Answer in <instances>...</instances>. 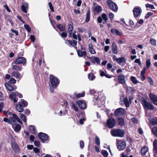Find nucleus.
I'll return each mask as SVG.
<instances>
[{"label": "nucleus", "mask_w": 157, "mask_h": 157, "mask_svg": "<svg viewBox=\"0 0 157 157\" xmlns=\"http://www.w3.org/2000/svg\"><path fill=\"white\" fill-rule=\"evenodd\" d=\"M141 102L142 104L144 109L145 110H153L154 107L152 103L145 100L144 98H142L141 100Z\"/></svg>", "instance_id": "1"}, {"label": "nucleus", "mask_w": 157, "mask_h": 157, "mask_svg": "<svg viewBox=\"0 0 157 157\" xmlns=\"http://www.w3.org/2000/svg\"><path fill=\"white\" fill-rule=\"evenodd\" d=\"M28 103L27 101L23 99H21L16 106V109L19 112H22L24 111V107L27 106Z\"/></svg>", "instance_id": "2"}, {"label": "nucleus", "mask_w": 157, "mask_h": 157, "mask_svg": "<svg viewBox=\"0 0 157 157\" xmlns=\"http://www.w3.org/2000/svg\"><path fill=\"white\" fill-rule=\"evenodd\" d=\"M110 133L114 137H123L125 135L124 130L120 129H112L110 131Z\"/></svg>", "instance_id": "3"}, {"label": "nucleus", "mask_w": 157, "mask_h": 157, "mask_svg": "<svg viewBox=\"0 0 157 157\" xmlns=\"http://www.w3.org/2000/svg\"><path fill=\"white\" fill-rule=\"evenodd\" d=\"M49 79L51 86L57 87L60 82L59 79L54 75L51 74L49 75Z\"/></svg>", "instance_id": "4"}, {"label": "nucleus", "mask_w": 157, "mask_h": 157, "mask_svg": "<svg viewBox=\"0 0 157 157\" xmlns=\"http://www.w3.org/2000/svg\"><path fill=\"white\" fill-rule=\"evenodd\" d=\"M12 117H10V124L13 125H15L17 123V121L18 122L21 124H22L23 123L22 122L17 114L13 113L12 114Z\"/></svg>", "instance_id": "5"}, {"label": "nucleus", "mask_w": 157, "mask_h": 157, "mask_svg": "<svg viewBox=\"0 0 157 157\" xmlns=\"http://www.w3.org/2000/svg\"><path fill=\"white\" fill-rule=\"evenodd\" d=\"M17 96H18L19 98H21L23 97V95L21 93H19L17 91H15L12 92L10 95L9 97L11 100H13L14 102L16 103L18 100V98H16Z\"/></svg>", "instance_id": "6"}, {"label": "nucleus", "mask_w": 157, "mask_h": 157, "mask_svg": "<svg viewBox=\"0 0 157 157\" xmlns=\"http://www.w3.org/2000/svg\"><path fill=\"white\" fill-rule=\"evenodd\" d=\"M38 136L42 143L49 140V137L48 136L47 134L42 132L38 133Z\"/></svg>", "instance_id": "7"}, {"label": "nucleus", "mask_w": 157, "mask_h": 157, "mask_svg": "<svg viewBox=\"0 0 157 157\" xmlns=\"http://www.w3.org/2000/svg\"><path fill=\"white\" fill-rule=\"evenodd\" d=\"M107 2L108 6L112 10L115 12L117 11L118 9V7L115 3L111 0H108Z\"/></svg>", "instance_id": "8"}, {"label": "nucleus", "mask_w": 157, "mask_h": 157, "mask_svg": "<svg viewBox=\"0 0 157 157\" xmlns=\"http://www.w3.org/2000/svg\"><path fill=\"white\" fill-rule=\"evenodd\" d=\"M133 12L134 18L136 19L140 15L142 10L140 7H136L133 9Z\"/></svg>", "instance_id": "9"}, {"label": "nucleus", "mask_w": 157, "mask_h": 157, "mask_svg": "<svg viewBox=\"0 0 157 157\" xmlns=\"http://www.w3.org/2000/svg\"><path fill=\"white\" fill-rule=\"evenodd\" d=\"M107 124L109 128H112L115 126L116 121L114 118H110L107 120Z\"/></svg>", "instance_id": "10"}, {"label": "nucleus", "mask_w": 157, "mask_h": 157, "mask_svg": "<svg viewBox=\"0 0 157 157\" xmlns=\"http://www.w3.org/2000/svg\"><path fill=\"white\" fill-rule=\"evenodd\" d=\"M12 149L15 153H18L20 151V148L18 145L15 142H13L11 143Z\"/></svg>", "instance_id": "11"}, {"label": "nucleus", "mask_w": 157, "mask_h": 157, "mask_svg": "<svg viewBox=\"0 0 157 157\" xmlns=\"http://www.w3.org/2000/svg\"><path fill=\"white\" fill-rule=\"evenodd\" d=\"M5 86L7 90L10 91H12L15 90L17 88V87L15 85L10 84L8 83H5Z\"/></svg>", "instance_id": "12"}, {"label": "nucleus", "mask_w": 157, "mask_h": 157, "mask_svg": "<svg viewBox=\"0 0 157 157\" xmlns=\"http://www.w3.org/2000/svg\"><path fill=\"white\" fill-rule=\"evenodd\" d=\"M126 143L125 141L120 140L117 143V147L119 151L124 149L126 147Z\"/></svg>", "instance_id": "13"}, {"label": "nucleus", "mask_w": 157, "mask_h": 157, "mask_svg": "<svg viewBox=\"0 0 157 157\" xmlns=\"http://www.w3.org/2000/svg\"><path fill=\"white\" fill-rule=\"evenodd\" d=\"M26 62V59L24 57H19L17 58L15 61L16 64H25Z\"/></svg>", "instance_id": "14"}, {"label": "nucleus", "mask_w": 157, "mask_h": 157, "mask_svg": "<svg viewBox=\"0 0 157 157\" xmlns=\"http://www.w3.org/2000/svg\"><path fill=\"white\" fill-rule=\"evenodd\" d=\"M115 115L116 116H121L124 114L123 109L121 108H118L114 112Z\"/></svg>", "instance_id": "15"}, {"label": "nucleus", "mask_w": 157, "mask_h": 157, "mask_svg": "<svg viewBox=\"0 0 157 157\" xmlns=\"http://www.w3.org/2000/svg\"><path fill=\"white\" fill-rule=\"evenodd\" d=\"M76 103L81 109H85L86 108V104L82 100L78 101Z\"/></svg>", "instance_id": "16"}, {"label": "nucleus", "mask_w": 157, "mask_h": 157, "mask_svg": "<svg viewBox=\"0 0 157 157\" xmlns=\"http://www.w3.org/2000/svg\"><path fill=\"white\" fill-rule=\"evenodd\" d=\"M149 97L153 103L157 105V97L155 95L151 93L149 94Z\"/></svg>", "instance_id": "17"}, {"label": "nucleus", "mask_w": 157, "mask_h": 157, "mask_svg": "<svg viewBox=\"0 0 157 157\" xmlns=\"http://www.w3.org/2000/svg\"><path fill=\"white\" fill-rule=\"evenodd\" d=\"M29 9V4L28 3L24 2L22 3L21 9L22 11L25 13H27Z\"/></svg>", "instance_id": "18"}, {"label": "nucleus", "mask_w": 157, "mask_h": 157, "mask_svg": "<svg viewBox=\"0 0 157 157\" xmlns=\"http://www.w3.org/2000/svg\"><path fill=\"white\" fill-rule=\"evenodd\" d=\"M125 76L122 75H119L118 77L119 82L122 84H124L125 83Z\"/></svg>", "instance_id": "19"}, {"label": "nucleus", "mask_w": 157, "mask_h": 157, "mask_svg": "<svg viewBox=\"0 0 157 157\" xmlns=\"http://www.w3.org/2000/svg\"><path fill=\"white\" fill-rule=\"evenodd\" d=\"M116 57V56L114 55L113 56V58H115V59L118 63L125 62L126 60L124 58L121 57L119 58H115Z\"/></svg>", "instance_id": "20"}, {"label": "nucleus", "mask_w": 157, "mask_h": 157, "mask_svg": "<svg viewBox=\"0 0 157 157\" xmlns=\"http://www.w3.org/2000/svg\"><path fill=\"white\" fill-rule=\"evenodd\" d=\"M111 48L112 51L114 54H117L118 52L117 46L115 43L113 42L112 44Z\"/></svg>", "instance_id": "21"}, {"label": "nucleus", "mask_w": 157, "mask_h": 157, "mask_svg": "<svg viewBox=\"0 0 157 157\" xmlns=\"http://www.w3.org/2000/svg\"><path fill=\"white\" fill-rule=\"evenodd\" d=\"M153 152L157 156V140H155L153 142Z\"/></svg>", "instance_id": "22"}, {"label": "nucleus", "mask_w": 157, "mask_h": 157, "mask_svg": "<svg viewBox=\"0 0 157 157\" xmlns=\"http://www.w3.org/2000/svg\"><path fill=\"white\" fill-rule=\"evenodd\" d=\"M90 58L91 59V61L92 63H96L97 64H99L100 62L99 59L97 57H94V58L90 57Z\"/></svg>", "instance_id": "23"}, {"label": "nucleus", "mask_w": 157, "mask_h": 157, "mask_svg": "<svg viewBox=\"0 0 157 157\" xmlns=\"http://www.w3.org/2000/svg\"><path fill=\"white\" fill-rule=\"evenodd\" d=\"M85 93L84 91L82 93H74V97L75 98H78L81 97H83L85 96Z\"/></svg>", "instance_id": "24"}, {"label": "nucleus", "mask_w": 157, "mask_h": 157, "mask_svg": "<svg viewBox=\"0 0 157 157\" xmlns=\"http://www.w3.org/2000/svg\"><path fill=\"white\" fill-rule=\"evenodd\" d=\"M117 120L119 125L120 126H123L124 124V119L123 117H120L117 118Z\"/></svg>", "instance_id": "25"}, {"label": "nucleus", "mask_w": 157, "mask_h": 157, "mask_svg": "<svg viewBox=\"0 0 157 157\" xmlns=\"http://www.w3.org/2000/svg\"><path fill=\"white\" fill-rule=\"evenodd\" d=\"M111 32L114 34H116L117 35L121 36V33L118 29H112L111 30Z\"/></svg>", "instance_id": "26"}, {"label": "nucleus", "mask_w": 157, "mask_h": 157, "mask_svg": "<svg viewBox=\"0 0 157 157\" xmlns=\"http://www.w3.org/2000/svg\"><path fill=\"white\" fill-rule=\"evenodd\" d=\"M16 126L14 127L13 126H12V128H13L15 131L17 132L20 130L21 129V126L19 124H17L15 125Z\"/></svg>", "instance_id": "27"}, {"label": "nucleus", "mask_w": 157, "mask_h": 157, "mask_svg": "<svg viewBox=\"0 0 157 157\" xmlns=\"http://www.w3.org/2000/svg\"><path fill=\"white\" fill-rule=\"evenodd\" d=\"M29 129L32 134L34 135L36 134V130L34 125H30L29 127Z\"/></svg>", "instance_id": "28"}, {"label": "nucleus", "mask_w": 157, "mask_h": 157, "mask_svg": "<svg viewBox=\"0 0 157 157\" xmlns=\"http://www.w3.org/2000/svg\"><path fill=\"white\" fill-rule=\"evenodd\" d=\"M148 148L147 147L145 146L143 147L141 150V153L142 155H145L146 153L148 151Z\"/></svg>", "instance_id": "29"}, {"label": "nucleus", "mask_w": 157, "mask_h": 157, "mask_svg": "<svg viewBox=\"0 0 157 157\" xmlns=\"http://www.w3.org/2000/svg\"><path fill=\"white\" fill-rule=\"evenodd\" d=\"M78 54V56L82 57L83 56H86V51H84L82 52L81 50H78L77 51Z\"/></svg>", "instance_id": "30"}, {"label": "nucleus", "mask_w": 157, "mask_h": 157, "mask_svg": "<svg viewBox=\"0 0 157 157\" xmlns=\"http://www.w3.org/2000/svg\"><path fill=\"white\" fill-rule=\"evenodd\" d=\"M92 47V44H89V51L90 53L92 54H95L96 52Z\"/></svg>", "instance_id": "31"}, {"label": "nucleus", "mask_w": 157, "mask_h": 157, "mask_svg": "<svg viewBox=\"0 0 157 157\" xmlns=\"http://www.w3.org/2000/svg\"><path fill=\"white\" fill-rule=\"evenodd\" d=\"M151 132L154 136L157 138V127H154L151 128Z\"/></svg>", "instance_id": "32"}, {"label": "nucleus", "mask_w": 157, "mask_h": 157, "mask_svg": "<svg viewBox=\"0 0 157 157\" xmlns=\"http://www.w3.org/2000/svg\"><path fill=\"white\" fill-rule=\"evenodd\" d=\"M101 10V7L99 6H95L94 11L95 12L97 13H100Z\"/></svg>", "instance_id": "33"}, {"label": "nucleus", "mask_w": 157, "mask_h": 157, "mask_svg": "<svg viewBox=\"0 0 157 157\" xmlns=\"http://www.w3.org/2000/svg\"><path fill=\"white\" fill-rule=\"evenodd\" d=\"M88 78L90 80H93L94 79L95 76L92 73H89L88 75Z\"/></svg>", "instance_id": "34"}, {"label": "nucleus", "mask_w": 157, "mask_h": 157, "mask_svg": "<svg viewBox=\"0 0 157 157\" xmlns=\"http://www.w3.org/2000/svg\"><path fill=\"white\" fill-rule=\"evenodd\" d=\"M13 76L15 77L18 78L21 76L20 73L17 71H13L12 73Z\"/></svg>", "instance_id": "35"}, {"label": "nucleus", "mask_w": 157, "mask_h": 157, "mask_svg": "<svg viewBox=\"0 0 157 157\" xmlns=\"http://www.w3.org/2000/svg\"><path fill=\"white\" fill-rule=\"evenodd\" d=\"M57 27L61 31H64L65 30V27L64 25L59 24L57 25Z\"/></svg>", "instance_id": "36"}, {"label": "nucleus", "mask_w": 157, "mask_h": 157, "mask_svg": "<svg viewBox=\"0 0 157 157\" xmlns=\"http://www.w3.org/2000/svg\"><path fill=\"white\" fill-rule=\"evenodd\" d=\"M124 101L126 107L127 108L129 106V104L127 97L124 98Z\"/></svg>", "instance_id": "37"}, {"label": "nucleus", "mask_w": 157, "mask_h": 157, "mask_svg": "<svg viewBox=\"0 0 157 157\" xmlns=\"http://www.w3.org/2000/svg\"><path fill=\"white\" fill-rule=\"evenodd\" d=\"M130 80L134 84H136L138 82L137 81L136 78L133 76H131L130 78Z\"/></svg>", "instance_id": "38"}, {"label": "nucleus", "mask_w": 157, "mask_h": 157, "mask_svg": "<svg viewBox=\"0 0 157 157\" xmlns=\"http://www.w3.org/2000/svg\"><path fill=\"white\" fill-rule=\"evenodd\" d=\"M70 105L71 107L76 112H77L78 111V108L75 105V104L73 102H71L70 103Z\"/></svg>", "instance_id": "39"}, {"label": "nucleus", "mask_w": 157, "mask_h": 157, "mask_svg": "<svg viewBox=\"0 0 157 157\" xmlns=\"http://www.w3.org/2000/svg\"><path fill=\"white\" fill-rule=\"evenodd\" d=\"M95 144L98 145L99 146L100 145V142L99 138L97 136H96L95 139Z\"/></svg>", "instance_id": "40"}, {"label": "nucleus", "mask_w": 157, "mask_h": 157, "mask_svg": "<svg viewBox=\"0 0 157 157\" xmlns=\"http://www.w3.org/2000/svg\"><path fill=\"white\" fill-rule=\"evenodd\" d=\"M67 41L70 45L72 46L76 45L77 44V41L75 40H73V41L70 40H67Z\"/></svg>", "instance_id": "41"}, {"label": "nucleus", "mask_w": 157, "mask_h": 157, "mask_svg": "<svg viewBox=\"0 0 157 157\" xmlns=\"http://www.w3.org/2000/svg\"><path fill=\"white\" fill-rule=\"evenodd\" d=\"M90 19V11L89 10L88 11L86 14V19L85 20V22H88Z\"/></svg>", "instance_id": "42"}, {"label": "nucleus", "mask_w": 157, "mask_h": 157, "mask_svg": "<svg viewBox=\"0 0 157 157\" xmlns=\"http://www.w3.org/2000/svg\"><path fill=\"white\" fill-rule=\"evenodd\" d=\"M101 17L105 21V23H106L107 22V21L108 20V18L105 14H102L101 15Z\"/></svg>", "instance_id": "43"}, {"label": "nucleus", "mask_w": 157, "mask_h": 157, "mask_svg": "<svg viewBox=\"0 0 157 157\" xmlns=\"http://www.w3.org/2000/svg\"><path fill=\"white\" fill-rule=\"evenodd\" d=\"M101 154L104 157H107L108 153L106 150H103L101 151Z\"/></svg>", "instance_id": "44"}, {"label": "nucleus", "mask_w": 157, "mask_h": 157, "mask_svg": "<svg viewBox=\"0 0 157 157\" xmlns=\"http://www.w3.org/2000/svg\"><path fill=\"white\" fill-rule=\"evenodd\" d=\"M20 114L21 115L20 117L23 121L26 122L27 121V117L24 114H21V113H20Z\"/></svg>", "instance_id": "45"}, {"label": "nucleus", "mask_w": 157, "mask_h": 157, "mask_svg": "<svg viewBox=\"0 0 157 157\" xmlns=\"http://www.w3.org/2000/svg\"><path fill=\"white\" fill-rule=\"evenodd\" d=\"M145 6L146 8H150L151 9H155L153 5L152 4H149V3H147V4H146L145 5Z\"/></svg>", "instance_id": "46"}, {"label": "nucleus", "mask_w": 157, "mask_h": 157, "mask_svg": "<svg viewBox=\"0 0 157 157\" xmlns=\"http://www.w3.org/2000/svg\"><path fill=\"white\" fill-rule=\"evenodd\" d=\"M150 42L153 46H155L156 45V40L155 39H151L150 40Z\"/></svg>", "instance_id": "47"}, {"label": "nucleus", "mask_w": 157, "mask_h": 157, "mask_svg": "<svg viewBox=\"0 0 157 157\" xmlns=\"http://www.w3.org/2000/svg\"><path fill=\"white\" fill-rule=\"evenodd\" d=\"M68 32H72V31L73 29V26L70 24H69L68 25Z\"/></svg>", "instance_id": "48"}, {"label": "nucleus", "mask_w": 157, "mask_h": 157, "mask_svg": "<svg viewBox=\"0 0 157 157\" xmlns=\"http://www.w3.org/2000/svg\"><path fill=\"white\" fill-rule=\"evenodd\" d=\"M151 123L152 125H157V118L156 117L154 118L153 120L151 121Z\"/></svg>", "instance_id": "49"}, {"label": "nucleus", "mask_w": 157, "mask_h": 157, "mask_svg": "<svg viewBox=\"0 0 157 157\" xmlns=\"http://www.w3.org/2000/svg\"><path fill=\"white\" fill-rule=\"evenodd\" d=\"M16 82V80L13 78H11L10 80L9 81L8 83L9 84H15Z\"/></svg>", "instance_id": "50"}, {"label": "nucleus", "mask_w": 157, "mask_h": 157, "mask_svg": "<svg viewBox=\"0 0 157 157\" xmlns=\"http://www.w3.org/2000/svg\"><path fill=\"white\" fill-rule=\"evenodd\" d=\"M148 82L151 85H153V81L151 77H148Z\"/></svg>", "instance_id": "51"}, {"label": "nucleus", "mask_w": 157, "mask_h": 157, "mask_svg": "<svg viewBox=\"0 0 157 157\" xmlns=\"http://www.w3.org/2000/svg\"><path fill=\"white\" fill-rule=\"evenodd\" d=\"M48 6L51 10L52 12H54V7L52 4L51 2H49L48 3Z\"/></svg>", "instance_id": "52"}, {"label": "nucleus", "mask_w": 157, "mask_h": 157, "mask_svg": "<svg viewBox=\"0 0 157 157\" xmlns=\"http://www.w3.org/2000/svg\"><path fill=\"white\" fill-rule=\"evenodd\" d=\"M153 14V13L151 12H148L145 16V18L147 19L150 16L152 15Z\"/></svg>", "instance_id": "53"}, {"label": "nucleus", "mask_w": 157, "mask_h": 157, "mask_svg": "<svg viewBox=\"0 0 157 157\" xmlns=\"http://www.w3.org/2000/svg\"><path fill=\"white\" fill-rule=\"evenodd\" d=\"M25 28L27 30L28 32H30L31 31V29L29 25H24Z\"/></svg>", "instance_id": "54"}, {"label": "nucleus", "mask_w": 157, "mask_h": 157, "mask_svg": "<svg viewBox=\"0 0 157 157\" xmlns=\"http://www.w3.org/2000/svg\"><path fill=\"white\" fill-rule=\"evenodd\" d=\"M79 144L81 148L83 149L84 146V142L82 140H81L80 141Z\"/></svg>", "instance_id": "55"}, {"label": "nucleus", "mask_w": 157, "mask_h": 157, "mask_svg": "<svg viewBox=\"0 0 157 157\" xmlns=\"http://www.w3.org/2000/svg\"><path fill=\"white\" fill-rule=\"evenodd\" d=\"M146 67L147 68H149L151 65L150 61L149 59H147L146 61Z\"/></svg>", "instance_id": "56"}, {"label": "nucleus", "mask_w": 157, "mask_h": 157, "mask_svg": "<svg viewBox=\"0 0 157 157\" xmlns=\"http://www.w3.org/2000/svg\"><path fill=\"white\" fill-rule=\"evenodd\" d=\"M34 144L36 147H39L40 145V142L39 141L35 140L34 141Z\"/></svg>", "instance_id": "57"}, {"label": "nucleus", "mask_w": 157, "mask_h": 157, "mask_svg": "<svg viewBox=\"0 0 157 157\" xmlns=\"http://www.w3.org/2000/svg\"><path fill=\"white\" fill-rule=\"evenodd\" d=\"M109 16L110 19L112 20L113 18L114 15V14L113 13L111 12V13H109Z\"/></svg>", "instance_id": "58"}, {"label": "nucleus", "mask_w": 157, "mask_h": 157, "mask_svg": "<svg viewBox=\"0 0 157 157\" xmlns=\"http://www.w3.org/2000/svg\"><path fill=\"white\" fill-rule=\"evenodd\" d=\"M33 151L35 153H39L40 151V150L38 148L35 147L33 148Z\"/></svg>", "instance_id": "59"}, {"label": "nucleus", "mask_w": 157, "mask_h": 157, "mask_svg": "<svg viewBox=\"0 0 157 157\" xmlns=\"http://www.w3.org/2000/svg\"><path fill=\"white\" fill-rule=\"evenodd\" d=\"M3 113L5 115L8 116L11 114V113L8 111L4 110L3 111Z\"/></svg>", "instance_id": "60"}, {"label": "nucleus", "mask_w": 157, "mask_h": 157, "mask_svg": "<svg viewBox=\"0 0 157 157\" xmlns=\"http://www.w3.org/2000/svg\"><path fill=\"white\" fill-rule=\"evenodd\" d=\"M85 120V119L84 118H82L79 120V123L81 124H82L84 123V121Z\"/></svg>", "instance_id": "61"}, {"label": "nucleus", "mask_w": 157, "mask_h": 157, "mask_svg": "<svg viewBox=\"0 0 157 157\" xmlns=\"http://www.w3.org/2000/svg\"><path fill=\"white\" fill-rule=\"evenodd\" d=\"M3 121L6 122H7L9 124H10V118L9 119L7 118H3Z\"/></svg>", "instance_id": "62"}, {"label": "nucleus", "mask_w": 157, "mask_h": 157, "mask_svg": "<svg viewBox=\"0 0 157 157\" xmlns=\"http://www.w3.org/2000/svg\"><path fill=\"white\" fill-rule=\"evenodd\" d=\"M132 120L135 124H137L138 123V120L137 118L135 117H133L132 118Z\"/></svg>", "instance_id": "63"}, {"label": "nucleus", "mask_w": 157, "mask_h": 157, "mask_svg": "<svg viewBox=\"0 0 157 157\" xmlns=\"http://www.w3.org/2000/svg\"><path fill=\"white\" fill-rule=\"evenodd\" d=\"M24 112L25 114H27L28 115H29L30 113V110L28 109H26Z\"/></svg>", "instance_id": "64"}]
</instances>
